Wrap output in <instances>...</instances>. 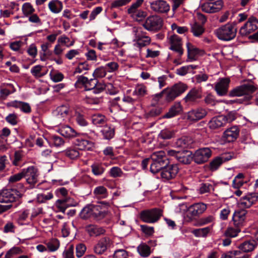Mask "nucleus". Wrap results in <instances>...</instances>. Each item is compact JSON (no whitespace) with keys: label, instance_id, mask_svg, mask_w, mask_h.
<instances>
[{"label":"nucleus","instance_id":"34","mask_svg":"<svg viewBox=\"0 0 258 258\" xmlns=\"http://www.w3.org/2000/svg\"><path fill=\"white\" fill-rule=\"evenodd\" d=\"M92 121L94 125L101 126L106 123L107 118L105 115L97 113L92 116Z\"/></svg>","mask_w":258,"mask_h":258},{"label":"nucleus","instance_id":"26","mask_svg":"<svg viewBox=\"0 0 258 258\" xmlns=\"http://www.w3.org/2000/svg\"><path fill=\"white\" fill-rule=\"evenodd\" d=\"M247 211L244 210L236 211L233 216V220L234 224L238 226H242L246 218Z\"/></svg>","mask_w":258,"mask_h":258},{"label":"nucleus","instance_id":"11","mask_svg":"<svg viewBox=\"0 0 258 258\" xmlns=\"http://www.w3.org/2000/svg\"><path fill=\"white\" fill-rule=\"evenodd\" d=\"M56 119L60 123L69 120L72 115V110L68 105H61L54 111Z\"/></svg>","mask_w":258,"mask_h":258},{"label":"nucleus","instance_id":"21","mask_svg":"<svg viewBox=\"0 0 258 258\" xmlns=\"http://www.w3.org/2000/svg\"><path fill=\"white\" fill-rule=\"evenodd\" d=\"M150 8L158 13H166L170 10L169 5L163 0H156L150 3Z\"/></svg>","mask_w":258,"mask_h":258},{"label":"nucleus","instance_id":"16","mask_svg":"<svg viewBox=\"0 0 258 258\" xmlns=\"http://www.w3.org/2000/svg\"><path fill=\"white\" fill-rule=\"evenodd\" d=\"M257 200L258 194L257 193L248 194L239 200L238 203V206L242 209L249 208L252 205L254 204Z\"/></svg>","mask_w":258,"mask_h":258},{"label":"nucleus","instance_id":"32","mask_svg":"<svg viewBox=\"0 0 258 258\" xmlns=\"http://www.w3.org/2000/svg\"><path fill=\"white\" fill-rule=\"evenodd\" d=\"M257 242L254 240L245 241L240 244L238 247L240 250L244 252H248L252 251L257 246Z\"/></svg>","mask_w":258,"mask_h":258},{"label":"nucleus","instance_id":"50","mask_svg":"<svg viewBox=\"0 0 258 258\" xmlns=\"http://www.w3.org/2000/svg\"><path fill=\"white\" fill-rule=\"evenodd\" d=\"M106 75V69L105 67H100L96 69L93 74L95 78H102Z\"/></svg>","mask_w":258,"mask_h":258},{"label":"nucleus","instance_id":"2","mask_svg":"<svg viewBox=\"0 0 258 258\" xmlns=\"http://www.w3.org/2000/svg\"><path fill=\"white\" fill-rule=\"evenodd\" d=\"M214 33L219 39L229 41L235 37L237 29L234 24L227 23L217 29Z\"/></svg>","mask_w":258,"mask_h":258},{"label":"nucleus","instance_id":"20","mask_svg":"<svg viewBox=\"0 0 258 258\" xmlns=\"http://www.w3.org/2000/svg\"><path fill=\"white\" fill-rule=\"evenodd\" d=\"M207 209V205L203 203H198L189 206L187 209V216L190 219L199 216Z\"/></svg>","mask_w":258,"mask_h":258},{"label":"nucleus","instance_id":"55","mask_svg":"<svg viewBox=\"0 0 258 258\" xmlns=\"http://www.w3.org/2000/svg\"><path fill=\"white\" fill-rule=\"evenodd\" d=\"M86 250V246L83 243H79L76 246V253L78 257H82Z\"/></svg>","mask_w":258,"mask_h":258},{"label":"nucleus","instance_id":"64","mask_svg":"<svg viewBox=\"0 0 258 258\" xmlns=\"http://www.w3.org/2000/svg\"><path fill=\"white\" fill-rule=\"evenodd\" d=\"M105 67L108 72L112 73L116 71L118 69L119 65L115 61H111L107 63Z\"/></svg>","mask_w":258,"mask_h":258},{"label":"nucleus","instance_id":"58","mask_svg":"<svg viewBox=\"0 0 258 258\" xmlns=\"http://www.w3.org/2000/svg\"><path fill=\"white\" fill-rule=\"evenodd\" d=\"M239 232L240 230L238 228L228 227L225 231L224 234L227 237H234L237 235Z\"/></svg>","mask_w":258,"mask_h":258},{"label":"nucleus","instance_id":"38","mask_svg":"<svg viewBox=\"0 0 258 258\" xmlns=\"http://www.w3.org/2000/svg\"><path fill=\"white\" fill-rule=\"evenodd\" d=\"M191 32L195 36L200 37L205 32V29L202 25L195 22L191 25Z\"/></svg>","mask_w":258,"mask_h":258},{"label":"nucleus","instance_id":"57","mask_svg":"<svg viewBox=\"0 0 258 258\" xmlns=\"http://www.w3.org/2000/svg\"><path fill=\"white\" fill-rule=\"evenodd\" d=\"M22 250L19 247H14L7 251L5 258H12L14 255L20 254Z\"/></svg>","mask_w":258,"mask_h":258},{"label":"nucleus","instance_id":"17","mask_svg":"<svg viewBox=\"0 0 258 258\" xmlns=\"http://www.w3.org/2000/svg\"><path fill=\"white\" fill-rule=\"evenodd\" d=\"M223 6V3L221 0H218L215 2H204L201 5V8L203 12L207 13H214L220 11Z\"/></svg>","mask_w":258,"mask_h":258},{"label":"nucleus","instance_id":"62","mask_svg":"<svg viewBox=\"0 0 258 258\" xmlns=\"http://www.w3.org/2000/svg\"><path fill=\"white\" fill-rule=\"evenodd\" d=\"M224 118L225 123L226 124L227 123H230L236 118V113L235 111H230L228 112L226 115H223Z\"/></svg>","mask_w":258,"mask_h":258},{"label":"nucleus","instance_id":"36","mask_svg":"<svg viewBox=\"0 0 258 258\" xmlns=\"http://www.w3.org/2000/svg\"><path fill=\"white\" fill-rule=\"evenodd\" d=\"M101 133L105 139L110 140L114 136V128L111 125H106L103 126Z\"/></svg>","mask_w":258,"mask_h":258},{"label":"nucleus","instance_id":"49","mask_svg":"<svg viewBox=\"0 0 258 258\" xmlns=\"http://www.w3.org/2000/svg\"><path fill=\"white\" fill-rule=\"evenodd\" d=\"M147 89L146 87L143 85H138L134 91V94L138 96L143 97L147 94Z\"/></svg>","mask_w":258,"mask_h":258},{"label":"nucleus","instance_id":"28","mask_svg":"<svg viewBox=\"0 0 258 258\" xmlns=\"http://www.w3.org/2000/svg\"><path fill=\"white\" fill-rule=\"evenodd\" d=\"M186 46L187 51V59L190 61L196 60L200 52V49L189 42L186 43Z\"/></svg>","mask_w":258,"mask_h":258},{"label":"nucleus","instance_id":"47","mask_svg":"<svg viewBox=\"0 0 258 258\" xmlns=\"http://www.w3.org/2000/svg\"><path fill=\"white\" fill-rule=\"evenodd\" d=\"M53 194L51 192L38 194L37 197V200L40 203H45L47 201L52 199Z\"/></svg>","mask_w":258,"mask_h":258},{"label":"nucleus","instance_id":"31","mask_svg":"<svg viewBox=\"0 0 258 258\" xmlns=\"http://www.w3.org/2000/svg\"><path fill=\"white\" fill-rule=\"evenodd\" d=\"M77 137L78 138H77L74 142V144L78 147V149L80 150H89L92 148V142L79 138V136Z\"/></svg>","mask_w":258,"mask_h":258},{"label":"nucleus","instance_id":"52","mask_svg":"<svg viewBox=\"0 0 258 258\" xmlns=\"http://www.w3.org/2000/svg\"><path fill=\"white\" fill-rule=\"evenodd\" d=\"M223 162L220 157L214 158L210 163V168L212 171L217 170Z\"/></svg>","mask_w":258,"mask_h":258},{"label":"nucleus","instance_id":"29","mask_svg":"<svg viewBox=\"0 0 258 258\" xmlns=\"http://www.w3.org/2000/svg\"><path fill=\"white\" fill-rule=\"evenodd\" d=\"M9 106L15 107L16 108H19L22 111L29 113L31 111V106L29 103L27 102L14 101L10 102Z\"/></svg>","mask_w":258,"mask_h":258},{"label":"nucleus","instance_id":"7","mask_svg":"<svg viewBox=\"0 0 258 258\" xmlns=\"http://www.w3.org/2000/svg\"><path fill=\"white\" fill-rule=\"evenodd\" d=\"M162 25V18L157 15H152L146 19L143 27L148 31H157L161 29Z\"/></svg>","mask_w":258,"mask_h":258},{"label":"nucleus","instance_id":"35","mask_svg":"<svg viewBox=\"0 0 258 258\" xmlns=\"http://www.w3.org/2000/svg\"><path fill=\"white\" fill-rule=\"evenodd\" d=\"M249 255L241 253L240 250H235L223 254L221 258H249Z\"/></svg>","mask_w":258,"mask_h":258},{"label":"nucleus","instance_id":"48","mask_svg":"<svg viewBox=\"0 0 258 258\" xmlns=\"http://www.w3.org/2000/svg\"><path fill=\"white\" fill-rule=\"evenodd\" d=\"M94 206H90L84 208L81 212V217L84 219H87L93 216V210Z\"/></svg>","mask_w":258,"mask_h":258},{"label":"nucleus","instance_id":"59","mask_svg":"<svg viewBox=\"0 0 258 258\" xmlns=\"http://www.w3.org/2000/svg\"><path fill=\"white\" fill-rule=\"evenodd\" d=\"M132 0H115L111 4V8H119L128 4Z\"/></svg>","mask_w":258,"mask_h":258},{"label":"nucleus","instance_id":"15","mask_svg":"<svg viewBox=\"0 0 258 258\" xmlns=\"http://www.w3.org/2000/svg\"><path fill=\"white\" fill-rule=\"evenodd\" d=\"M112 241L109 237H102L94 246L93 251L96 254H103L110 247Z\"/></svg>","mask_w":258,"mask_h":258},{"label":"nucleus","instance_id":"39","mask_svg":"<svg viewBox=\"0 0 258 258\" xmlns=\"http://www.w3.org/2000/svg\"><path fill=\"white\" fill-rule=\"evenodd\" d=\"M139 254L143 257H146L151 253L150 247L145 243H141L137 247Z\"/></svg>","mask_w":258,"mask_h":258},{"label":"nucleus","instance_id":"14","mask_svg":"<svg viewBox=\"0 0 258 258\" xmlns=\"http://www.w3.org/2000/svg\"><path fill=\"white\" fill-rule=\"evenodd\" d=\"M230 79L229 78H221L215 83L214 89L217 94L220 96L227 94Z\"/></svg>","mask_w":258,"mask_h":258},{"label":"nucleus","instance_id":"63","mask_svg":"<svg viewBox=\"0 0 258 258\" xmlns=\"http://www.w3.org/2000/svg\"><path fill=\"white\" fill-rule=\"evenodd\" d=\"M109 173L111 177L116 178L120 177L123 174V172L121 169L118 167H113L110 169Z\"/></svg>","mask_w":258,"mask_h":258},{"label":"nucleus","instance_id":"54","mask_svg":"<svg viewBox=\"0 0 258 258\" xmlns=\"http://www.w3.org/2000/svg\"><path fill=\"white\" fill-rule=\"evenodd\" d=\"M113 258H128V253L125 249H119L114 252Z\"/></svg>","mask_w":258,"mask_h":258},{"label":"nucleus","instance_id":"13","mask_svg":"<svg viewBox=\"0 0 258 258\" xmlns=\"http://www.w3.org/2000/svg\"><path fill=\"white\" fill-rule=\"evenodd\" d=\"M168 39L170 44V49L176 52L178 57H181L183 54L181 38L176 34H173L169 36Z\"/></svg>","mask_w":258,"mask_h":258},{"label":"nucleus","instance_id":"53","mask_svg":"<svg viewBox=\"0 0 258 258\" xmlns=\"http://www.w3.org/2000/svg\"><path fill=\"white\" fill-rule=\"evenodd\" d=\"M49 250L51 251L56 250L59 246V242L56 239H52L47 243Z\"/></svg>","mask_w":258,"mask_h":258},{"label":"nucleus","instance_id":"37","mask_svg":"<svg viewBox=\"0 0 258 258\" xmlns=\"http://www.w3.org/2000/svg\"><path fill=\"white\" fill-rule=\"evenodd\" d=\"M48 7L52 13H58L62 9V4L59 1H52L49 3Z\"/></svg>","mask_w":258,"mask_h":258},{"label":"nucleus","instance_id":"12","mask_svg":"<svg viewBox=\"0 0 258 258\" xmlns=\"http://www.w3.org/2000/svg\"><path fill=\"white\" fill-rule=\"evenodd\" d=\"M24 177L25 178L27 182L31 187L38 182V169L34 166H30L26 169H23Z\"/></svg>","mask_w":258,"mask_h":258},{"label":"nucleus","instance_id":"1","mask_svg":"<svg viewBox=\"0 0 258 258\" xmlns=\"http://www.w3.org/2000/svg\"><path fill=\"white\" fill-rule=\"evenodd\" d=\"M152 162L150 165V170L153 173H156L167 166L169 161L166 156L164 151H160L153 153L151 155Z\"/></svg>","mask_w":258,"mask_h":258},{"label":"nucleus","instance_id":"25","mask_svg":"<svg viewBox=\"0 0 258 258\" xmlns=\"http://www.w3.org/2000/svg\"><path fill=\"white\" fill-rule=\"evenodd\" d=\"M85 230L90 236L96 237L104 234L105 230L99 226L95 225H89L86 226Z\"/></svg>","mask_w":258,"mask_h":258},{"label":"nucleus","instance_id":"44","mask_svg":"<svg viewBox=\"0 0 258 258\" xmlns=\"http://www.w3.org/2000/svg\"><path fill=\"white\" fill-rule=\"evenodd\" d=\"M175 136V131L173 130H170L169 129H164L162 130L159 135V137L164 140H168L170 139L173 137H174Z\"/></svg>","mask_w":258,"mask_h":258},{"label":"nucleus","instance_id":"51","mask_svg":"<svg viewBox=\"0 0 258 258\" xmlns=\"http://www.w3.org/2000/svg\"><path fill=\"white\" fill-rule=\"evenodd\" d=\"M64 153L66 156L71 159H76L80 155L79 151L75 149H68L64 151Z\"/></svg>","mask_w":258,"mask_h":258},{"label":"nucleus","instance_id":"46","mask_svg":"<svg viewBox=\"0 0 258 258\" xmlns=\"http://www.w3.org/2000/svg\"><path fill=\"white\" fill-rule=\"evenodd\" d=\"M210 227H207L195 229L192 231V233L197 237H205L210 232Z\"/></svg>","mask_w":258,"mask_h":258},{"label":"nucleus","instance_id":"3","mask_svg":"<svg viewBox=\"0 0 258 258\" xmlns=\"http://www.w3.org/2000/svg\"><path fill=\"white\" fill-rule=\"evenodd\" d=\"M187 89V86L183 83H179L175 84L170 88L164 89L160 94H166V100L168 101L173 100L176 97L183 93Z\"/></svg>","mask_w":258,"mask_h":258},{"label":"nucleus","instance_id":"6","mask_svg":"<svg viewBox=\"0 0 258 258\" xmlns=\"http://www.w3.org/2000/svg\"><path fill=\"white\" fill-rule=\"evenodd\" d=\"M22 197V193L15 189H4L0 193V202L12 203L17 202L19 204V199Z\"/></svg>","mask_w":258,"mask_h":258},{"label":"nucleus","instance_id":"61","mask_svg":"<svg viewBox=\"0 0 258 258\" xmlns=\"http://www.w3.org/2000/svg\"><path fill=\"white\" fill-rule=\"evenodd\" d=\"M42 66L40 65H37L32 68L31 69V73L33 76L36 78H39L43 76L41 73Z\"/></svg>","mask_w":258,"mask_h":258},{"label":"nucleus","instance_id":"4","mask_svg":"<svg viewBox=\"0 0 258 258\" xmlns=\"http://www.w3.org/2000/svg\"><path fill=\"white\" fill-rule=\"evenodd\" d=\"M163 215V211L158 208L142 211L140 213L141 219L145 223H154Z\"/></svg>","mask_w":258,"mask_h":258},{"label":"nucleus","instance_id":"45","mask_svg":"<svg viewBox=\"0 0 258 258\" xmlns=\"http://www.w3.org/2000/svg\"><path fill=\"white\" fill-rule=\"evenodd\" d=\"M131 17L137 21H141L146 16V13L142 10L134 11L133 13H128Z\"/></svg>","mask_w":258,"mask_h":258},{"label":"nucleus","instance_id":"56","mask_svg":"<svg viewBox=\"0 0 258 258\" xmlns=\"http://www.w3.org/2000/svg\"><path fill=\"white\" fill-rule=\"evenodd\" d=\"M99 209V206H95L93 210V217L98 220L102 219L106 215L105 212L100 211Z\"/></svg>","mask_w":258,"mask_h":258},{"label":"nucleus","instance_id":"19","mask_svg":"<svg viewBox=\"0 0 258 258\" xmlns=\"http://www.w3.org/2000/svg\"><path fill=\"white\" fill-rule=\"evenodd\" d=\"M178 172V167L176 164L168 165L161 171L162 178L165 180H170L174 178Z\"/></svg>","mask_w":258,"mask_h":258},{"label":"nucleus","instance_id":"8","mask_svg":"<svg viewBox=\"0 0 258 258\" xmlns=\"http://www.w3.org/2000/svg\"><path fill=\"white\" fill-rule=\"evenodd\" d=\"M167 154L169 156L175 157L179 162L183 164H189L193 160L192 153L187 150L182 151L169 150L167 151Z\"/></svg>","mask_w":258,"mask_h":258},{"label":"nucleus","instance_id":"60","mask_svg":"<svg viewBox=\"0 0 258 258\" xmlns=\"http://www.w3.org/2000/svg\"><path fill=\"white\" fill-rule=\"evenodd\" d=\"M144 0H136L127 9V13H133L134 11L138 10V9L141 6Z\"/></svg>","mask_w":258,"mask_h":258},{"label":"nucleus","instance_id":"42","mask_svg":"<svg viewBox=\"0 0 258 258\" xmlns=\"http://www.w3.org/2000/svg\"><path fill=\"white\" fill-rule=\"evenodd\" d=\"M22 10L23 14L27 17L33 14L35 11L32 5L29 3H24L22 7Z\"/></svg>","mask_w":258,"mask_h":258},{"label":"nucleus","instance_id":"43","mask_svg":"<svg viewBox=\"0 0 258 258\" xmlns=\"http://www.w3.org/2000/svg\"><path fill=\"white\" fill-rule=\"evenodd\" d=\"M91 167L92 172L95 175H100L103 174L104 171V168L101 163H94Z\"/></svg>","mask_w":258,"mask_h":258},{"label":"nucleus","instance_id":"5","mask_svg":"<svg viewBox=\"0 0 258 258\" xmlns=\"http://www.w3.org/2000/svg\"><path fill=\"white\" fill-rule=\"evenodd\" d=\"M256 90V87L252 83H247L237 86L231 90L229 94L231 97L248 96L250 95Z\"/></svg>","mask_w":258,"mask_h":258},{"label":"nucleus","instance_id":"22","mask_svg":"<svg viewBox=\"0 0 258 258\" xmlns=\"http://www.w3.org/2000/svg\"><path fill=\"white\" fill-rule=\"evenodd\" d=\"M202 97V89L193 88L188 92L183 100L186 103H194Z\"/></svg>","mask_w":258,"mask_h":258},{"label":"nucleus","instance_id":"40","mask_svg":"<svg viewBox=\"0 0 258 258\" xmlns=\"http://www.w3.org/2000/svg\"><path fill=\"white\" fill-rule=\"evenodd\" d=\"M151 42V39L149 37L144 36L139 37L134 45L140 48L149 45Z\"/></svg>","mask_w":258,"mask_h":258},{"label":"nucleus","instance_id":"9","mask_svg":"<svg viewBox=\"0 0 258 258\" xmlns=\"http://www.w3.org/2000/svg\"><path fill=\"white\" fill-rule=\"evenodd\" d=\"M258 29V19L253 16L250 17L246 22L239 30L242 36H246Z\"/></svg>","mask_w":258,"mask_h":258},{"label":"nucleus","instance_id":"30","mask_svg":"<svg viewBox=\"0 0 258 258\" xmlns=\"http://www.w3.org/2000/svg\"><path fill=\"white\" fill-rule=\"evenodd\" d=\"M182 111V106L179 102L175 103L169 109V111L163 116V118H170L179 114Z\"/></svg>","mask_w":258,"mask_h":258},{"label":"nucleus","instance_id":"10","mask_svg":"<svg viewBox=\"0 0 258 258\" xmlns=\"http://www.w3.org/2000/svg\"><path fill=\"white\" fill-rule=\"evenodd\" d=\"M212 155V151L209 148H202L196 151L192 155L194 161L198 164L206 162Z\"/></svg>","mask_w":258,"mask_h":258},{"label":"nucleus","instance_id":"27","mask_svg":"<svg viewBox=\"0 0 258 258\" xmlns=\"http://www.w3.org/2000/svg\"><path fill=\"white\" fill-rule=\"evenodd\" d=\"M226 125L223 115L213 117L209 122V127L212 130L218 129Z\"/></svg>","mask_w":258,"mask_h":258},{"label":"nucleus","instance_id":"18","mask_svg":"<svg viewBox=\"0 0 258 258\" xmlns=\"http://www.w3.org/2000/svg\"><path fill=\"white\" fill-rule=\"evenodd\" d=\"M208 114L206 109L198 107L188 111L186 114V118L191 121H197L204 118Z\"/></svg>","mask_w":258,"mask_h":258},{"label":"nucleus","instance_id":"41","mask_svg":"<svg viewBox=\"0 0 258 258\" xmlns=\"http://www.w3.org/2000/svg\"><path fill=\"white\" fill-rule=\"evenodd\" d=\"M94 194L99 198H105L108 195L107 189L103 186L96 187L94 190Z\"/></svg>","mask_w":258,"mask_h":258},{"label":"nucleus","instance_id":"33","mask_svg":"<svg viewBox=\"0 0 258 258\" xmlns=\"http://www.w3.org/2000/svg\"><path fill=\"white\" fill-rule=\"evenodd\" d=\"M59 133L62 136L69 138L80 136V134L77 133L74 129L68 125L62 126L59 129Z\"/></svg>","mask_w":258,"mask_h":258},{"label":"nucleus","instance_id":"24","mask_svg":"<svg viewBox=\"0 0 258 258\" xmlns=\"http://www.w3.org/2000/svg\"><path fill=\"white\" fill-rule=\"evenodd\" d=\"M76 202L70 198H65L62 200H58L56 202V206L59 211L64 213L66 210L72 206H75Z\"/></svg>","mask_w":258,"mask_h":258},{"label":"nucleus","instance_id":"23","mask_svg":"<svg viewBox=\"0 0 258 258\" xmlns=\"http://www.w3.org/2000/svg\"><path fill=\"white\" fill-rule=\"evenodd\" d=\"M239 130L237 126H232L226 130L223 134V138L228 142H231L235 140L239 135Z\"/></svg>","mask_w":258,"mask_h":258}]
</instances>
